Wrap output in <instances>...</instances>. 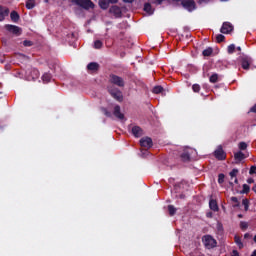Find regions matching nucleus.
<instances>
[{"instance_id":"49","label":"nucleus","mask_w":256,"mask_h":256,"mask_svg":"<svg viewBox=\"0 0 256 256\" xmlns=\"http://www.w3.org/2000/svg\"><path fill=\"white\" fill-rule=\"evenodd\" d=\"M212 215L213 214L211 212H209V213L206 214V217H212Z\"/></svg>"},{"instance_id":"16","label":"nucleus","mask_w":256,"mask_h":256,"mask_svg":"<svg viewBox=\"0 0 256 256\" xmlns=\"http://www.w3.org/2000/svg\"><path fill=\"white\" fill-rule=\"evenodd\" d=\"M209 208L211 209V211H214V212L219 211V204H217V200L211 198L209 200Z\"/></svg>"},{"instance_id":"25","label":"nucleus","mask_w":256,"mask_h":256,"mask_svg":"<svg viewBox=\"0 0 256 256\" xmlns=\"http://www.w3.org/2000/svg\"><path fill=\"white\" fill-rule=\"evenodd\" d=\"M210 83H217L219 81V74L214 73L209 78Z\"/></svg>"},{"instance_id":"36","label":"nucleus","mask_w":256,"mask_h":256,"mask_svg":"<svg viewBox=\"0 0 256 256\" xmlns=\"http://www.w3.org/2000/svg\"><path fill=\"white\" fill-rule=\"evenodd\" d=\"M249 224L245 221H241L240 222V229H242V231H246V229H248Z\"/></svg>"},{"instance_id":"52","label":"nucleus","mask_w":256,"mask_h":256,"mask_svg":"<svg viewBox=\"0 0 256 256\" xmlns=\"http://www.w3.org/2000/svg\"><path fill=\"white\" fill-rule=\"evenodd\" d=\"M234 183H236V185H237V183H239V180L237 178H235Z\"/></svg>"},{"instance_id":"53","label":"nucleus","mask_w":256,"mask_h":256,"mask_svg":"<svg viewBox=\"0 0 256 256\" xmlns=\"http://www.w3.org/2000/svg\"><path fill=\"white\" fill-rule=\"evenodd\" d=\"M236 49L237 51H241V46H238Z\"/></svg>"},{"instance_id":"6","label":"nucleus","mask_w":256,"mask_h":256,"mask_svg":"<svg viewBox=\"0 0 256 256\" xmlns=\"http://www.w3.org/2000/svg\"><path fill=\"white\" fill-rule=\"evenodd\" d=\"M214 157L218 161H225L227 159V153L223 150V146H218L217 149L214 151Z\"/></svg>"},{"instance_id":"12","label":"nucleus","mask_w":256,"mask_h":256,"mask_svg":"<svg viewBox=\"0 0 256 256\" xmlns=\"http://www.w3.org/2000/svg\"><path fill=\"white\" fill-rule=\"evenodd\" d=\"M231 31H233V24L230 22H224L220 29V33H223L224 35H229Z\"/></svg>"},{"instance_id":"15","label":"nucleus","mask_w":256,"mask_h":256,"mask_svg":"<svg viewBox=\"0 0 256 256\" xmlns=\"http://www.w3.org/2000/svg\"><path fill=\"white\" fill-rule=\"evenodd\" d=\"M113 115H114L117 119H120V120L125 119V114L121 113V106H119V105H116V106L114 107Z\"/></svg>"},{"instance_id":"29","label":"nucleus","mask_w":256,"mask_h":256,"mask_svg":"<svg viewBox=\"0 0 256 256\" xmlns=\"http://www.w3.org/2000/svg\"><path fill=\"white\" fill-rule=\"evenodd\" d=\"M251 191V187L248 184H243L241 193L246 194Z\"/></svg>"},{"instance_id":"1","label":"nucleus","mask_w":256,"mask_h":256,"mask_svg":"<svg viewBox=\"0 0 256 256\" xmlns=\"http://www.w3.org/2000/svg\"><path fill=\"white\" fill-rule=\"evenodd\" d=\"M109 83H111V85H115L116 87H120V88L125 87V79H123V77L118 76L116 74L109 75Z\"/></svg>"},{"instance_id":"35","label":"nucleus","mask_w":256,"mask_h":256,"mask_svg":"<svg viewBox=\"0 0 256 256\" xmlns=\"http://www.w3.org/2000/svg\"><path fill=\"white\" fill-rule=\"evenodd\" d=\"M230 201H232V203H235V204L233 205V207H239V199H238L237 197L232 196V197L230 198Z\"/></svg>"},{"instance_id":"55","label":"nucleus","mask_w":256,"mask_h":256,"mask_svg":"<svg viewBox=\"0 0 256 256\" xmlns=\"http://www.w3.org/2000/svg\"><path fill=\"white\" fill-rule=\"evenodd\" d=\"M71 36H72V37H75V34H74V33H72V34H71Z\"/></svg>"},{"instance_id":"19","label":"nucleus","mask_w":256,"mask_h":256,"mask_svg":"<svg viewBox=\"0 0 256 256\" xmlns=\"http://www.w3.org/2000/svg\"><path fill=\"white\" fill-rule=\"evenodd\" d=\"M88 71H99V63L97 62H90L87 65Z\"/></svg>"},{"instance_id":"20","label":"nucleus","mask_w":256,"mask_h":256,"mask_svg":"<svg viewBox=\"0 0 256 256\" xmlns=\"http://www.w3.org/2000/svg\"><path fill=\"white\" fill-rule=\"evenodd\" d=\"M10 19L13 23H18L20 19L19 13H17V11H12L10 13Z\"/></svg>"},{"instance_id":"56","label":"nucleus","mask_w":256,"mask_h":256,"mask_svg":"<svg viewBox=\"0 0 256 256\" xmlns=\"http://www.w3.org/2000/svg\"><path fill=\"white\" fill-rule=\"evenodd\" d=\"M47 1H49V0H45L46 3H47Z\"/></svg>"},{"instance_id":"26","label":"nucleus","mask_w":256,"mask_h":256,"mask_svg":"<svg viewBox=\"0 0 256 256\" xmlns=\"http://www.w3.org/2000/svg\"><path fill=\"white\" fill-rule=\"evenodd\" d=\"M234 241L236 245L239 247V249H243V242L241 241V237L239 236L234 237Z\"/></svg>"},{"instance_id":"37","label":"nucleus","mask_w":256,"mask_h":256,"mask_svg":"<svg viewBox=\"0 0 256 256\" xmlns=\"http://www.w3.org/2000/svg\"><path fill=\"white\" fill-rule=\"evenodd\" d=\"M223 41H225V36L223 34H218L216 36V42L223 43Z\"/></svg>"},{"instance_id":"44","label":"nucleus","mask_w":256,"mask_h":256,"mask_svg":"<svg viewBox=\"0 0 256 256\" xmlns=\"http://www.w3.org/2000/svg\"><path fill=\"white\" fill-rule=\"evenodd\" d=\"M125 36L124 32H120L118 35V39H120L121 41H123V37Z\"/></svg>"},{"instance_id":"21","label":"nucleus","mask_w":256,"mask_h":256,"mask_svg":"<svg viewBox=\"0 0 256 256\" xmlns=\"http://www.w3.org/2000/svg\"><path fill=\"white\" fill-rule=\"evenodd\" d=\"M53 78V76L51 75V73H44L42 75V81L43 83H50L51 82V79Z\"/></svg>"},{"instance_id":"22","label":"nucleus","mask_w":256,"mask_h":256,"mask_svg":"<svg viewBox=\"0 0 256 256\" xmlns=\"http://www.w3.org/2000/svg\"><path fill=\"white\" fill-rule=\"evenodd\" d=\"M144 11L148 13V15H153V7L151 6V3L144 4Z\"/></svg>"},{"instance_id":"41","label":"nucleus","mask_w":256,"mask_h":256,"mask_svg":"<svg viewBox=\"0 0 256 256\" xmlns=\"http://www.w3.org/2000/svg\"><path fill=\"white\" fill-rule=\"evenodd\" d=\"M237 173H239V170L237 168H234L231 172H230V177H237Z\"/></svg>"},{"instance_id":"39","label":"nucleus","mask_w":256,"mask_h":256,"mask_svg":"<svg viewBox=\"0 0 256 256\" xmlns=\"http://www.w3.org/2000/svg\"><path fill=\"white\" fill-rule=\"evenodd\" d=\"M24 47H33V41L31 40H24L23 41Z\"/></svg>"},{"instance_id":"48","label":"nucleus","mask_w":256,"mask_h":256,"mask_svg":"<svg viewBox=\"0 0 256 256\" xmlns=\"http://www.w3.org/2000/svg\"><path fill=\"white\" fill-rule=\"evenodd\" d=\"M155 1V3H157V5H161V3H163V1H165V0H154Z\"/></svg>"},{"instance_id":"17","label":"nucleus","mask_w":256,"mask_h":256,"mask_svg":"<svg viewBox=\"0 0 256 256\" xmlns=\"http://www.w3.org/2000/svg\"><path fill=\"white\" fill-rule=\"evenodd\" d=\"M180 157L184 163H187V161H191V153H189V150H184Z\"/></svg>"},{"instance_id":"5","label":"nucleus","mask_w":256,"mask_h":256,"mask_svg":"<svg viewBox=\"0 0 256 256\" xmlns=\"http://www.w3.org/2000/svg\"><path fill=\"white\" fill-rule=\"evenodd\" d=\"M239 61L241 63L242 69L245 71H249V68L251 67V63H253V60L249 56H241L239 58Z\"/></svg>"},{"instance_id":"11","label":"nucleus","mask_w":256,"mask_h":256,"mask_svg":"<svg viewBox=\"0 0 256 256\" xmlns=\"http://www.w3.org/2000/svg\"><path fill=\"white\" fill-rule=\"evenodd\" d=\"M140 146L144 149H151L153 147V139L151 137H144L140 140Z\"/></svg>"},{"instance_id":"51","label":"nucleus","mask_w":256,"mask_h":256,"mask_svg":"<svg viewBox=\"0 0 256 256\" xmlns=\"http://www.w3.org/2000/svg\"><path fill=\"white\" fill-rule=\"evenodd\" d=\"M251 256H256V249L252 252Z\"/></svg>"},{"instance_id":"46","label":"nucleus","mask_w":256,"mask_h":256,"mask_svg":"<svg viewBox=\"0 0 256 256\" xmlns=\"http://www.w3.org/2000/svg\"><path fill=\"white\" fill-rule=\"evenodd\" d=\"M247 183H249V184L255 183V180L253 178H248L247 179Z\"/></svg>"},{"instance_id":"42","label":"nucleus","mask_w":256,"mask_h":256,"mask_svg":"<svg viewBox=\"0 0 256 256\" xmlns=\"http://www.w3.org/2000/svg\"><path fill=\"white\" fill-rule=\"evenodd\" d=\"M102 111L106 117H112V114L107 108H102Z\"/></svg>"},{"instance_id":"38","label":"nucleus","mask_w":256,"mask_h":256,"mask_svg":"<svg viewBox=\"0 0 256 256\" xmlns=\"http://www.w3.org/2000/svg\"><path fill=\"white\" fill-rule=\"evenodd\" d=\"M192 91H194V93H199L201 91V86L199 84L192 85Z\"/></svg>"},{"instance_id":"28","label":"nucleus","mask_w":256,"mask_h":256,"mask_svg":"<svg viewBox=\"0 0 256 256\" xmlns=\"http://www.w3.org/2000/svg\"><path fill=\"white\" fill-rule=\"evenodd\" d=\"M152 93H155V95H159V93H163V87L162 86H155L152 90Z\"/></svg>"},{"instance_id":"45","label":"nucleus","mask_w":256,"mask_h":256,"mask_svg":"<svg viewBox=\"0 0 256 256\" xmlns=\"http://www.w3.org/2000/svg\"><path fill=\"white\" fill-rule=\"evenodd\" d=\"M231 256H239V251L233 250Z\"/></svg>"},{"instance_id":"18","label":"nucleus","mask_w":256,"mask_h":256,"mask_svg":"<svg viewBox=\"0 0 256 256\" xmlns=\"http://www.w3.org/2000/svg\"><path fill=\"white\" fill-rule=\"evenodd\" d=\"M9 15V9L3 8V6H0V21H5V17Z\"/></svg>"},{"instance_id":"31","label":"nucleus","mask_w":256,"mask_h":256,"mask_svg":"<svg viewBox=\"0 0 256 256\" xmlns=\"http://www.w3.org/2000/svg\"><path fill=\"white\" fill-rule=\"evenodd\" d=\"M218 183H219V185H223V183H225V174L220 173L218 175Z\"/></svg>"},{"instance_id":"9","label":"nucleus","mask_w":256,"mask_h":256,"mask_svg":"<svg viewBox=\"0 0 256 256\" xmlns=\"http://www.w3.org/2000/svg\"><path fill=\"white\" fill-rule=\"evenodd\" d=\"M5 29L6 31H9V33H13V35H16V37H19V35H21L22 33L21 27L11 24H6Z\"/></svg>"},{"instance_id":"50","label":"nucleus","mask_w":256,"mask_h":256,"mask_svg":"<svg viewBox=\"0 0 256 256\" xmlns=\"http://www.w3.org/2000/svg\"><path fill=\"white\" fill-rule=\"evenodd\" d=\"M239 219H243V214H238Z\"/></svg>"},{"instance_id":"54","label":"nucleus","mask_w":256,"mask_h":256,"mask_svg":"<svg viewBox=\"0 0 256 256\" xmlns=\"http://www.w3.org/2000/svg\"><path fill=\"white\" fill-rule=\"evenodd\" d=\"M244 237H245V239H247V237H249V234H245Z\"/></svg>"},{"instance_id":"24","label":"nucleus","mask_w":256,"mask_h":256,"mask_svg":"<svg viewBox=\"0 0 256 256\" xmlns=\"http://www.w3.org/2000/svg\"><path fill=\"white\" fill-rule=\"evenodd\" d=\"M168 213H169L170 217H173V215H175V213H177V208H175V206H173V205H168Z\"/></svg>"},{"instance_id":"7","label":"nucleus","mask_w":256,"mask_h":256,"mask_svg":"<svg viewBox=\"0 0 256 256\" xmlns=\"http://www.w3.org/2000/svg\"><path fill=\"white\" fill-rule=\"evenodd\" d=\"M203 242H204L205 247H208V249L217 247V240H215L211 235L204 236Z\"/></svg>"},{"instance_id":"32","label":"nucleus","mask_w":256,"mask_h":256,"mask_svg":"<svg viewBox=\"0 0 256 256\" xmlns=\"http://www.w3.org/2000/svg\"><path fill=\"white\" fill-rule=\"evenodd\" d=\"M242 205L244 206V211H249V199H243Z\"/></svg>"},{"instance_id":"10","label":"nucleus","mask_w":256,"mask_h":256,"mask_svg":"<svg viewBox=\"0 0 256 256\" xmlns=\"http://www.w3.org/2000/svg\"><path fill=\"white\" fill-rule=\"evenodd\" d=\"M116 3H119V0H99V7L103 9V11H107L109 5H115Z\"/></svg>"},{"instance_id":"4","label":"nucleus","mask_w":256,"mask_h":256,"mask_svg":"<svg viewBox=\"0 0 256 256\" xmlns=\"http://www.w3.org/2000/svg\"><path fill=\"white\" fill-rule=\"evenodd\" d=\"M175 1H181L182 7L186 9V11H195L197 9V4L195 3V0H175Z\"/></svg>"},{"instance_id":"57","label":"nucleus","mask_w":256,"mask_h":256,"mask_svg":"<svg viewBox=\"0 0 256 256\" xmlns=\"http://www.w3.org/2000/svg\"><path fill=\"white\" fill-rule=\"evenodd\" d=\"M200 256H205V255L202 254V255H200Z\"/></svg>"},{"instance_id":"33","label":"nucleus","mask_w":256,"mask_h":256,"mask_svg":"<svg viewBox=\"0 0 256 256\" xmlns=\"http://www.w3.org/2000/svg\"><path fill=\"white\" fill-rule=\"evenodd\" d=\"M31 75H32V79H39V70L32 69Z\"/></svg>"},{"instance_id":"47","label":"nucleus","mask_w":256,"mask_h":256,"mask_svg":"<svg viewBox=\"0 0 256 256\" xmlns=\"http://www.w3.org/2000/svg\"><path fill=\"white\" fill-rule=\"evenodd\" d=\"M123 3H134L135 0H122Z\"/></svg>"},{"instance_id":"27","label":"nucleus","mask_w":256,"mask_h":256,"mask_svg":"<svg viewBox=\"0 0 256 256\" xmlns=\"http://www.w3.org/2000/svg\"><path fill=\"white\" fill-rule=\"evenodd\" d=\"M35 8V0L26 1V9H34Z\"/></svg>"},{"instance_id":"43","label":"nucleus","mask_w":256,"mask_h":256,"mask_svg":"<svg viewBox=\"0 0 256 256\" xmlns=\"http://www.w3.org/2000/svg\"><path fill=\"white\" fill-rule=\"evenodd\" d=\"M256 173V166H251L249 170V175H255Z\"/></svg>"},{"instance_id":"2","label":"nucleus","mask_w":256,"mask_h":256,"mask_svg":"<svg viewBox=\"0 0 256 256\" xmlns=\"http://www.w3.org/2000/svg\"><path fill=\"white\" fill-rule=\"evenodd\" d=\"M72 3L78 5V7H82V9H86V11L95 8V4L91 0H72Z\"/></svg>"},{"instance_id":"40","label":"nucleus","mask_w":256,"mask_h":256,"mask_svg":"<svg viewBox=\"0 0 256 256\" xmlns=\"http://www.w3.org/2000/svg\"><path fill=\"white\" fill-rule=\"evenodd\" d=\"M238 148L240 151H245V149H247V144L245 142H240Z\"/></svg>"},{"instance_id":"8","label":"nucleus","mask_w":256,"mask_h":256,"mask_svg":"<svg viewBox=\"0 0 256 256\" xmlns=\"http://www.w3.org/2000/svg\"><path fill=\"white\" fill-rule=\"evenodd\" d=\"M109 13L111 15H114L116 19H121L123 17V10H121V7L117 5H113L109 8Z\"/></svg>"},{"instance_id":"34","label":"nucleus","mask_w":256,"mask_h":256,"mask_svg":"<svg viewBox=\"0 0 256 256\" xmlns=\"http://www.w3.org/2000/svg\"><path fill=\"white\" fill-rule=\"evenodd\" d=\"M229 55H233L235 53V44H230L227 49Z\"/></svg>"},{"instance_id":"30","label":"nucleus","mask_w":256,"mask_h":256,"mask_svg":"<svg viewBox=\"0 0 256 256\" xmlns=\"http://www.w3.org/2000/svg\"><path fill=\"white\" fill-rule=\"evenodd\" d=\"M103 47V42L101 40L94 41V49H101Z\"/></svg>"},{"instance_id":"23","label":"nucleus","mask_w":256,"mask_h":256,"mask_svg":"<svg viewBox=\"0 0 256 256\" xmlns=\"http://www.w3.org/2000/svg\"><path fill=\"white\" fill-rule=\"evenodd\" d=\"M203 57H211L213 55V48L208 47L202 52Z\"/></svg>"},{"instance_id":"14","label":"nucleus","mask_w":256,"mask_h":256,"mask_svg":"<svg viewBox=\"0 0 256 256\" xmlns=\"http://www.w3.org/2000/svg\"><path fill=\"white\" fill-rule=\"evenodd\" d=\"M244 159H247V155H245V153H243L242 151L234 153V160L236 165H239V163H241V161H244Z\"/></svg>"},{"instance_id":"3","label":"nucleus","mask_w":256,"mask_h":256,"mask_svg":"<svg viewBox=\"0 0 256 256\" xmlns=\"http://www.w3.org/2000/svg\"><path fill=\"white\" fill-rule=\"evenodd\" d=\"M108 93L111 95V97H113V99H115L119 103H122L123 92H121V90H119L118 88L108 87Z\"/></svg>"},{"instance_id":"13","label":"nucleus","mask_w":256,"mask_h":256,"mask_svg":"<svg viewBox=\"0 0 256 256\" xmlns=\"http://www.w3.org/2000/svg\"><path fill=\"white\" fill-rule=\"evenodd\" d=\"M132 135L139 139V137H143V129L140 126H133L130 129Z\"/></svg>"}]
</instances>
